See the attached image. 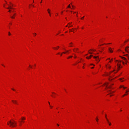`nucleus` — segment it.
<instances>
[{"instance_id": "obj_17", "label": "nucleus", "mask_w": 129, "mask_h": 129, "mask_svg": "<svg viewBox=\"0 0 129 129\" xmlns=\"http://www.w3.org/2000/svg\"><path fill=\"white\" fill-rule=\"evenodd\" d=\"M62 54H66V52H63L61 54L60 56H62Z\"/></svg>"}, {"instance_id": "obj_19", "label": "nucleus", "mask_w": 129, "mask_h": 129, "mask_svg": "<svg viewBox=\"0 0 129 129\" xmlns=\"http://www.w3.org/2000/svg\"><path fill=\"white\" fill-rule=\"evenodd\" d=\"M68 8H69L70 9H71V6H70V5H69L68 6Z\"/></svg>"}, {"instance_id": "obj_16", "label": "nucleus", "mask_w": 129, "mask_h": 129, "mask_svg": "<svg viewBox=\"0 0 129 129\" xmlns=\"http://www.w3.org/2000/svg\"><path fill=\"white\" fill-rule=\"evenodd\" d=\"M105 116L106 120H107V119H108V118H107V115L105 114Z\"/></svg>"}, {"instance_id": "obj_39", "label": "nucleus", "mask_w": 129, "mask_h": 129, "mask_svg": "<svg viewBox=\"0 0 129 129\" xmlns=\"http://www.w3.org/2000/svg\"><path fill=\"white\" fill-rule=\"evenodd\" d=\"M72 7L74 9V6L72 5Z\"/></svg>"}, {"instance_id": "obj_64", "label": "nucleus", "mask_w": 129, "mask_h": 129, "mask_svg": "<svg viewBox=\"0 0 129 129\" xmlns=\"http://www.w3.org/2000/svg\"><path fill=\"white\" fill-rule=\"evenodd\" d=\"M93 51H95V50H93Z\"/></svg>"}, {"instance_id": "obj_8", "label": "nucleus", "mask_w": 129, "mask_h": 129, "mask_svg": "<svg viewBox=\"0 0 129 129\" xmlns=\"http://www.w3.org/2000/svg\"><path fill=\"white\" fill-rule=\"evenodd\" d=\"M12 102H13V103H15V104H17V103H18V102L16 100L15 101V100H12Z\"/></svg>"}, {"instance_id": "obj_41", "label": "nucleus", "mask_w": 129, "mask_h": 129, "mask_svg": "<svg viewBox=\"0 0 129 129\" xmlns=\"http://www.w3.org/2000/svg\"><path fill=\"white\" fill-rule=\"evenodd\" d=\"M49 14L50 17H51V13Z\"/></svg>"}, {"instance_id": "obj_20", "label": "nucleus", "mask_w": 129, "mask_h": 129, "mask_svg": "<svg viewBox=\"0 0 129 129\" xmlns=\"http://www.w3.org/2000/svg\"><path fill=\"white\" fill-rule=\"evenodd\" d=\"M8 35H9V36H11V32H8Z\"/></svg>"}, {"instance_id": "obj_59", "label": "nucleus", "mask_w": 129, "mask_h": 129, "mask_svg": "<svg viewBox=\"0 0 129 129\" xmlns=\"http://www.w3.org/2000/svg\"><path fill=\"white\" fill-rule=\"evenodd\" d=\"M29 67H31V66H30V65H29Z\"/></svg>"}, {"instance_id": "obj_47", "label": "nucleus", "mask_w": 129, "mask_h": 129, "mask_svg": "<svg viewBox=\"0 0 129 129\" xmlns=\"http://www.w3.org/2000/svg\"><path fill=\"white\" fill-rule=\"evenodd\" d=\"M122 79H119V80H122Z\"/></svg>"}, {"instance_id": "obj_60", "label": "nucleus", "mask_w": 129, "mask_h": 129, "mask_svg": "<svg viewBox=\"0 0 129 129\" xmlns=\"http://www.w3.org/2000/svg\"><path fill=\"white\" fill-rule=\"evenodd\" d=\"M112 72H111L110 73H110H111Z\"/></svg>"}, {"instance_id": "obj_25", "label": "nucleus", "mask_w": 129, "mask_h": 129, "mask_svg": "<svg viewBox=\"0 0 129 129\" xmlns=\"http://www.w3.org/2000/svg\"><path fill=\"white\" fill-rule=\"evenodd\" d=\"M81 19V20H83V19H84V16L82 17Z\"/></svg>"}, {"instance_id": "obj_34", "label": "nucleus", "mask_w": 129, "mask_h": 129, "mask_svg": "<svg viewBox=\"0 0 129 129\" xmlns=\"http://www.w3.org/2000/svg\"><path fill=\"white\" fill-rule=\"evenodd\" d=\"M129 92V91L126 90V93H127V92Z\"/></svg>"}, {"instance_id": "obj_44", "label": "nucleus", "mask_w": 129, "mask_h": 129, "mask_svg": "<svg viewBox=\"0 0 129 129\" xmlns=\"http://www.w3.org/2000/svg\"><path fill=\"white\" fill-rule=\"evenodd\" d=\"M109 68H111V66H109Z\"/></svg>"}, {"instance_id": "obj_11", "label": "nucleus", "mask_w": 129, "mask_h": 129, "mask_svg": "<svg viewBox=\"0 0 129 129\" xmlns=\"http://www.w3.org/2000/svg\"><path fill=\"white\" fill-rule=\"evenodd\" d=\"M47 12H48V14H50L51 12V10H50V9H47Z\"/></svg>"}, {"instance_id": "obj_2", "label": "nucleus", "mask_w": 129, "mask_h": 129, "mask_svg": "<svg viewBox=\"0 0 129 129\" xmlns=\"http://www.w3.org/2000/svg\"><path fill=\"white\" fill-rule=\"evenodd\" d=\"M119 57L120 58H121V59H122V60H124L125 62V64H127V59H126V58L123 57V56H119Z\"/></svg>"}, {"instance_id": "obj_40", "label": "nucleus", "mask_w": 129, "mask_h": 129, "mask_svg": "<svg viewBox=\"0 0 129 129\" xmlns=\"http://www.w3.org/2000/svg\"><path fill=\"white\" fill-rule=\"evenodd\" d=\"M91 68V69H93L94 68V67H92Z\"/></svg>"}, {"instance_id": "obj_29", "label": "nucleus", "mask_w": 129, "mask_h": 129, "mask_svg": "<svg viewBox=\"0 0 129 129\" xmlns=\"http://www.w3.org/2000/svg\"><path fill=\"white\" fill-rule=\"evenodd\" d=\"M11 19H15V17H14L13 16L11 17Z\"/></svg>"}, {"instance_id": "obj_22", "label": "nucleus", "mask_w": 129, "mask_h": 129, "mask_svg": "<svg viewBox=\"0 0 129 129\" xmlns=\"http://www.w3.org/2000/svg\"><path fill=\"white\" fill-rule=\"evenodd\" d=\"M96 121H98V118H96Z\"/></svg>"}, {"instance_id": "obj_12", "label": "nucleus", "mask_w": 129, "mask_h": 129, "mask_svg": "<svg viewBox=\"0 0 129 129\" xmlns=\"http://www.w3.org/2000/svg\"><path fill=\"white\" fill-rule=\"evenodd\" d=\"M117 66H118V69H119V68H120V64H117Z\"/></svg>"}, {"instance_id": "obj_35", "label": "nucleus", "mask_w": 129, "mask_h": 129, "mask_svg": "<svg viewBox=\"0 0 129 129\" xmlns=\"http://www.w3.org/2000/svg\"><path fill=\"white\" fill-rule=\"evenodd\" d=\"M12 90H13L14 91H15V90H15L14 89H13V88L12 89Z\"/></svg>"}, {"instance_id": "obj_38", "label": "nucleus", "mask_w": 129, "mask_h": 129, "mask_svg": "<svg viewBox=\"0 0 129 129\" xmlns=\"http://www.w3.org/2000/svg\"><path fill=\"white\" fill-rule=\"evenodd\" d=\"M70 32H72V30L71 29H70Z\"/></svg>"}, {"instance_id": "obj_32", "label": "nucleus", "mask_w": 129, "mask_h": 129, "mask_svg": "<svg viewBox=\"0 0 129 129\" xmlns=\"http://www.w3.org/2000/svg\"><path fill=\"white\" fill-rule=\"evenodd\" d=\"M53 49H56L57 50L58 49V48H56V47H53Z\"/></svg>"}, {"instance_id": "obj_3", "label": "nucleus", "mask_w": 129, "mask_h": 129, "mask_svg": "<svg viewBox=\"0 0 129 129\" xmlns=\"http://www.w3.org/2000/svg\"><path fill=\"white\" fill-rule=\"evenodd\" d=\"M128 48H129V47L127 46L125 48V50L126 52H127V53H129V52H128Z\"/></svg>"}, {"instance_id": "obj_54", "label": "nucleus", "mask_w": 129, "mask_h": 129, "mask_svg": "<svg viewBox=\"0 0 129 129\" xmlns=\"http://www.w3.org/2000/svg\"><path fill=\"white\" fill-rule=\"evenodd\" d=\"M90 51H92V49H90Z\"/></svg>"}, {"instance_id": "obj_36", "label": "nucleus", "mask_w": 129, "mask_h": 129, "mask_svg": "<svg viewBox=\"0 0 129 129\" xmlns=\"http://www.w3.org/2000/svg\"><path fill=\"white\" fill-rule=\"evenodd\" d=\"M52 94H56V93H55L54 92H52Z\"/></svg>"}, {"instance_id": "obj_13", "label": "nucleus", "mask_w": 129, "mask_h": 129, "mask_svg": "<svg viewBox=\"0 0 129 129\" xmlns=\"http://www.w3.org/2000/svg\"><path fill=\"white\" fill-rule=\"evenodd\" d=\"M121 87H123V88L124 89H125V88H126V87H124L123 86H121L120 87V88H121Z\"/></svg>"}, {"instance_id": "obj_31", "label": "nucleus", "mask_w": 129, "mask_h": 129, "mask_svg": "<svg viewBox=\"0 0 129 129\" xmlns=\"http://www.w3.org/2000/svg\"><path fill=\"white\" fill-rule=\"evenodd\" d=\"M115 62H118V63H119V61H118V60H116Z\"/></svg>"}, {"instance_id": "obj_63", "label": "nucleus", "mask_w": 129, "mask_h": 129, "mask_svg": "<svg viewBox=\"0 0 129 129\" xmlns=\"http://www.w3.org/2000/svg\"><path fill=\"white\" fill-rule=\"evenodd\" d=\"M83 68H84V67H83Z\"/></svg>"}, {"instance_id": "obj_61", "label": "nucleus", "mask_w": 129, "mask_h": 129, "mask_svg": "<svg viewBox=\"0 0 129 129\" xmlns=\"http://www.w3.org/2000/svg\"><path fill=\"white\" fill-rule=\"evenodd\" d=\"M119 62H121V60H120Z\"/></svg>"}, {"instance_id": "obj_62", "label": "nucleus", "mask_w": 129, "mask_h": 129, "mask_svg": "<svg viewBox=\"0 0 129 129\" xmlns=\"http://www.w3.org/2000/svg\"><path fill=\"white\" fill-rule=\"evenodd\" d=\"M34 66H36V64H34Z\"/></svg>"}, {"instance_id": "obj_9", "label": "nucleus", "mask_w": 129, "mask_h": 129, "mask_svg": "<svg viewBox=\"0 0 129 129\" xmlns=\"http://www.w3.org/2000/svg\"><path fill=\"white\" fill-rule=\"evenodd\" d=\"M25 119H26V117H21V120H25Z\"/></svg>"}, {"instance_id": "obj_23", "label": "nucleus", "mask_w": 129, "mask_h": 129, "mask_svg": "<svg viewBox=\"0 0 129 129\" xmlns=\"http://www.w3.org/2000/svg\"><path fill=\"white\" fill-rule=\"evenodd\" d=\"M89 54H92V52L88 51Z\"/></svg>"}, {"instance_id": "obj_30", "label": "nucleus", "mask_w": 129, "mask_h": 129, "mask_svg": "<svg viewBox=\"0 0 129 129\" xmlns=\"http://www.w3.org/2000/svg\"><path fill=\"white\" fill-rule=\"evenodd\" d=\"M125 95H126V94H124L123 96H122V97H123V96H125Z\"/></svg>"}, {"instance_id": "obj_33", "label": "nucleus", "mask_w": 129, "mask_h": 129, "mask_svg": "<svg viewBox=\"0 0 129 129\" xmlns=\"http://www.w3.org/2000/svg\"><path fill=\"white\" fill-rule=\"evenodd\" d=\"M68 52H69V50H66L67 53H68Z\"/></svg>"}, {"instance_id": "obj_48", "label": "nucleus", "mask_w": 129, "mask_h": 129, "mask_svg": "<svg viewBox=\"0 0 129 129\" xmlns=\"http://www.w3.org/2000/svg\"><path fill=\"white\" fill-rule=\"evenodd\" d=\"M2 66H4V67H5V66L4 64H2Z\"/></svg>"}, {"instance_id": "obj_26", "label": "nucleus", "mask_w": 129, "mask_h": 129, "mask_svg": "<svg viewBox=\"0 0 129 129\" xmlns=\"http://www.w3.org/2000/svg\"><path fill=\"white\" fill-rule=\"evenodd\" d=\"M19 125H22V122H20V123H19Z\"/></svg>"}, {"instance_id": "obj_6", "label": "nucleus", "mask_w": 129, "mask_h": 129, "mask_svg": "<svg viewBox=\"0 0 129 129\" xmlns=\"http://www.w3.org/2000/svg\"><path fill=\"white\" fill-rule=\"evenodd\" d=\"M9 7L7 8V10H11V9H13V7H12L11 6H10V5H8Z\"/></svg>"}, {"instance_id": "obj_43", "label": "nucleus", "mask_w": 129, "mask_h": 129, "mask_svg": "<svg viewBox=\"0 0 129 129\" xmlns=\"http://www.w3.org/2000/svg\"><path fill=\"white\" fill-rule=\"evenodd\" d=\"M50 107H51V108H52V107H53L52 106H50Z\"/></svg>"}, {"instance_id": "obj_1", "label": "nucleus", "mask_w": 129, "mask_h": 129, "mask_svg": "<svg viewBox=\"0 0 129 129\" xmlns=\"http://www.w3.org/2000/svg\"><path fill=\"white\" fill-rule=\"evenodd\" d=\"M8 125L10 126H12V127H15L17 124V122L15 120H10L9 122H7Z\"/></svg>"}, {"instance_id": "obj_24", "label": "nucleus", "mask_w": 129, "mask_h": 129, "mask_svg": "<svg viewBox=\"0 0 129 129\" xmlns=\"http://www.w3.org/2000/svg\"><path fill=\"white\" fill-rule=\"evenodd\" d=\"M10 5H12V7L14 6V5L12 4V3L10 2Z\"/></svg>"}, {"instance_id": "obj_37", "label": "nucleus", "mask_w": 129, "mask_h": 129, "mask_svg": "<svg viewBox=\"0 0 129 129\" xmlns=\"http://www.w3.org/2000/svg\"><path fill=\"white\" fill-rule=\"evenodd\" d=\"M123 56H127V54H124Z\"/></svg>"}, {"instance_id": "obj_56", "label": "nucleus", "mask_w": 129, "mask_h": 129, "mask_svg": "<svg viewBox=\"0 0 129 129\" xmlns=\"http://www.w3.org/2000/svg\"><path fill=\"white\" fill-rule=\"evenodd\" d=\"M118 51H121L120 49H119Z\"/></svg>"}, {"instance_id": "obj_7", "label": "nucleus", "mask_w": 129, "mask_h": 129, "mask_svg": "<svg viewBox=\"0 0 129 129\" xmlns=\"http://www.w3.org/2000/svg\"><path fill=\"white\" fill-rule=\"evenodd\" d=\"M107 121L109 125H111V123H110V122H109V120H108V119H107Z\"/></svg>"}, {"instance_id": "obj_15", "label": "nucleus", "mask_w": 129, "mask_h": 129, "mask_svg": "<svg viewBox=\"0 0 129 129\" xmlns=\"http://www.w3.org/2000/svg\"><path fill=\"white\" fill-rule=\"evenodd\" d=\"M72 57H73V56L71 55V56H70L68 57V59H70V58H72Z\"/></svg>"}, {"instance_id": "obj_10", "label": "nucleus", "mask_w": 129, "mask_h": 129, "mask_svg": "<svg viewBox=\"0 0 129 129\" xmlns=\"http://www.w3.org/2000/svg\"><path fill=\"white\" fill-rule=\"evenodd\" d=\"M96 60H97V61L98 62L99 61V58H98V57H97V58H96Z\"/></svg>"}, {"instance_id": "obj_57", "label": "nucleus", "mask_w": 129, "mask_h": 129, "mask_svg": "<svg viewBox=\"0 0 129 129\" xmlns=\"http://www.w3.org/2000/svg\"><path fill=\"white\" fill-rule=\"evenodd\" d=\"M120 111H122V110H120Z\"/></svg>"}, {"instance_id": "obj_52", "label": "nucleus", "mask_w": 129, "mask_h": 129, "mask_svg": "<svg viewBox=\"0 0 129 129\" xmlns=\"http://www.w3.org/2000/svg\"><path fill=\"white\" fill-rule=\"evenodd\" d=\"M40 3H41V4H42V1H41V2H40Z\"/></svg>"}, {"instance_id": "obj_5", "label": "nucleus", "mask_w": 129, "mask_h": 129, "mask_svg": "<svg viewBox=\"0 0 129 129\" xmlns=\"http://www.w3.org/2000/svg\"><path fill=\"white\" fill-rule=\"evenodd\" d=\"M109 52H110V53H112L113 52V51L112 50V49H111V47L109 48Z\"/></svg>"}, {"instance_id": "obj_53", "label": "nucleus", "mask_w": 129, "mask_h": 129, "mask_svg": "<svg viewBox=\"0 0 129 129\" xmlns=\"http://www.w3.org/2000/svg\"><path fill=\"white\" fill-rule=\"evenodd\" d=\"M68 25H70V23H68Z\"/></svg>"}, {"instance_id": "obj_21", "label": "nucleus", "mask_w": 129, "mask_h": 129, "mask_svg": "<svg viewBox=\"0 0 129 129\" xmlns=\"http://www.w3.org/2000/svg\"><path fill=\"white\" fill-rule=\"evenodd\" d=\"M93 58H94V59H96V58H98V56H94Z\"/></svg>"}, {"instance_id": "obj_28", "label": "nucleus", "mask_w": 129, "mask_h": 129, "mask_svg": "<svg viewBox=\"0 0 129 129\" xmlns=\"http://www.w3.org/2000/svg\"><path fill=\"white\" fill-rule=\"evenodd\" d=\"M107 88H109V89L111 88V87H110V86L108 87Z\"/></svg>"}, {"instance_id": "obj_4", "label": "nucleus", "mask_w": 129, "mask_h": 129, "mask_svg": "<svg viewBox=\"0 0 129 129\" xmlns=\"http://www.w3.org/2000/svg\"><path fill=\"white\" fill-rule=\"evenodd\" d=\"M91 57H93V55H90L89 57L87 56L86 58V59H91Z\"/></svg>"}, {"instance_id": "obj_49", "label": "nucleus", "mask_w": 129, "mask_h": 129, "mask_svg": "<svg viewBox=\"0 0 129 129\" xmlns=\"http://www.w3.org/2000/svg\"><path fill=\"white\" fill-rule=\"evenodd\" d=\"M72 42H71V43H70V45H72Z\"/></svg>"}, {"instance_id": "obj_18", "label": "nucleus", "mask_w": 129, "mask_h": 129, "mask_svg": "<svg viewBox=\"0 0 129 129\" xmlns=\"http://www.w3.org/2000/svg\"><path fill=\"white\" fill-rule=\"evenodd\" d=\"M23 120H21V121H19V122H25V121H23Z\"/></svg>"}, {"instance_id": "obj_51", "label": "nucleus", "mask_w": 129, "mask_h": 129, "mask_svg": "<svg viewBox=\"0 0 129 129\" xmlns=\"http://www.w3.org/2000/svg\"><path fill=\"white\" fill-rule=\"evenodd\" d=\"M57 49H59V46H57Z\"/></svg>"}, {"instance_id": "obj_58", "label": "nucleus", "mask_w": 129, "mask_h": 129, "mask_svg": "<svg viewBox=\"0 0 129 129\" xmlns=\"http://www.w3.org/2000/svg\"><path fill=\"white\" fill-rule=\"evenodd\" d=\"M57 54L59 55V54H60V53H58Z\"/></svg>"}, {"instance_id": "obj_55", "label": "nucleus", "mask_w": 129, "mask_h": 129, "mask_svg": "<svg viewBox=\"0 0 129 129\" xmlns=\"http://www.w3.org/2000/svg\"><path fill=\"white\" fill-rule=\"evenodd\" d=\"M77 56H75V58H77Z\"/></svg>"}, {"instance_id": "obj_42", "label": "nucleus", "mask_w": 129, "mask_h": 129, "mask_svg": "<svg viewBox=\"0 0 129 129\" xmlns=\"http://www.w3.org/2000/svg\"><path fill=\"white\" fill-rule=\"evenodd\" d=\"M122 64H124V62L123 61L122 62Z\"/></svg>"}, {"instance_id": "obj_45", "label": "nucleus", "mask_w": 129, "mask_h": 129, "mask_svg": "<svg viewBox=\"0 0 129 129\" xmlns=\"http://www.w3.org/2000/svg\"><path fill=\"white\" fill-rule=\"evenodd\" d=\"M57 125H58V126H59V124H57Z\"/></svg>"}, {"instance_id": "obj_50", "label": "nucleus", "mask_w": 129, "mask_h": 129, "mask_svg": "<svg viewBox=\"0 0 129 129\" xmlns=\"http://www.w3.org/2000/svg\"><path fill=\"white\" fill-rule=\"evenodd\" d=\"M91 65H93L94 66V64H91Z\"/></svg>"}, {"instance_id": "obj_27", "label": "nucleus", "mask_w": 129, "mask_h": 129, "mask_svg": "<svg viewBox=\"0 0 129 129\" xmlns=\"http://www.w3.org/2000/svg\"><path fill=\"white\" fill-rule=\"evenodd\" d=\"M8 12H9V13H11V12H12V10H9Z\"/></svg>"}, {"instance_id": "obj_46", "label": "nucleus", "mask_w": 129, "mask_h": 129, "mask_svg": "<svg viewBox=\"0 0 129 129\" xmlns=\"http://www.w3.org/2000/svg\"><path fill=\"white\" fill-rule=\"evenodd\" d=\"M48 104H49V105H50V102H48Z\"/></svg>"}, {"instance_id": "obj_14", "label": "nucleus", "mask_w": 129, "mask_h": 129, "mask_svg": "<svg viewBox=\"0 0 129 129\" xmlns=\"http://www.w3.org/2000/svg\"><path fill=\"white\" fill-rule=\"evenodd\" d=\"M77 50H78V48H76V49H73L74 52H77Z\"/></svg>"}]
</instances>
